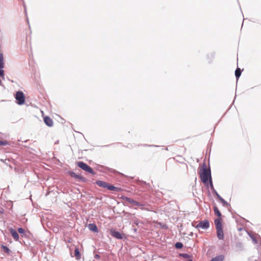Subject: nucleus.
<instances>
[{"instance_id":"nucleus-1","label":"nucleus","mask_w":261,"mask_h":261,"mask_svg":"<svg viewBox=\"0 0 261 261\" xmlns=\"http://www.w3.org/2000/svg\"><path fill=\"white\" fill-rule=\"evenodd\" d=\"M200 178L201 181L204 184H208V180L211 182V175L210 169L206 168L205 165L199 171Z\"/></svg>"},{"instance_id":"nucleus-2","label":"nucleus","mask_w":261,"mask_h":261,"mask_svg":"<svg viewBox=\"0 0 261 261\" xmlns=\"http://www.w3.org/2000/svg\"><path fill=\"white\" fill-rule=\"evenodd\" d=\"M96 184L98 185L99 187L107 189L110 191H113L116 192L122 191V189L121 188L110 185L109 183L102 180L96 181Z\"/></svg>"},{"instance_id":"nucleus-3","label":"nucleus","mask_w":261,"mask_h":261,"mask_svg":"<svg viewBox=\"0 0 261 261\" xmlns=\"http://www.w3.org/2000/svg\"><path fill=\"white\" fill-rule=\"evenodd\" d=\"M76 164L79 167L85 171L86 172L91 174H94L93 169L87 164L83 162H78L76 163Z\"/></svg>"},{"instance_id":"nucleus-4","label":"nucleus","mask_w":261,"mask_h":261,"mask_svg":"<svg viewBox=\"0 0 261 261\" xmlns=\"http://www.w3.org/2000/svg\"><path fill=\"white\" fill-rule=\"evenodd\" d=\"M15 98L17 101V103L19 105H22L24 103L25 96L22 91H17L15 94Z\"/></svg>"},{"instance_id":"nucleus-5","label":"nucleus","mask_w":261,"mask_h":261,"mask_svg":"<svg viewBox=\"0 0 261 261\" xmlns=\"http://www.w3.org/2000/svg\"><path fill=\"white\" fill-rule=\"evenodd\" d=\"M209 221L207 220L200 221L196 225L197 228H200L202 229H207L209 227Z\"/></svg>"},{"instance_id":"nucleus-6","label":"nucleus","mask_w":261,"mask_h":261,"mask_svg":"<svg viewBox=\"0 0 261 261\" xmlns=\"http://www.w3.org/2000/svg\"><path fill=\"white\" fill-rule=\"evenodd\" d=\"M121 198L122 199L125 200V201H127V202L132 204L133 205H135V206H139V205H140V204L138 202H137V201H135V200L130 198L129 197L123 196H122L121 197Z\"/></svg>"},{"instance_id":"nucleus-7","label":"nucleus","mask_w":261,"mask_h":261,"mask_svg":"<svg viewBox=\"0 0 261 261\" xmlns=\"http://www.w3.org/2000/svg\"><path fill=\"white\" fill-rule=\"evenodd\" d=\"M110 233L112 236L117 239H122L123 238V234L115 230L111 229Z\"/></svg>"},{"instance_id":"nucleus-8","label":"nucleus","mask_w":261,"mask_h":261,"mask_svg":"<svg viewBox=\"0 0 261 261\" xmlns=\"http://www.w3.org/2000/svg\"><path fill=\"white\" fill-rule=\"evenodd\" d=\"M44 123L49 127H51L54 125L53 120L48 116L44 117Z\"/></svg>"},{"instance_id":"nucleus-9","label":"nucleus","mask_w":261,"mask_h":261,"mask_svg":"<svg viewBox=\"0 0 261 261\" xmlns=\"http://www.w3.org/2000/svg\"><path fill=\"white\" fill-rule=\"evenodd\" d=\"M9 230L14 239L15 241H18L19 240V235L16 231L12 227L10 228Z\"/></svg>"},{"instance_id":"nucleus-10","label":"nucleus","mask_w":261,"mask_h":261,"mask_svg":"<svg viewBox=\"0 0 261 261\" xmlns=\"http://www.w3.org/2000/svg\"><path fill=\"white\" fill-rule=\"evenodd\" d=\"M216 230H217V237L220 240H223L224 238V234H223V231L222 228H217V229H216Z\"/></svg>"},{"instance_id":"nucleus-11","label":"nucleus","mask_w":261,"mask_h":261,"mask_svg":"<svg viewBox=\"0 0 261 261\" xmlns=\"http://www.w3.org/2000/svg\"><path fill=\"white\" fill-rule=\"evenodd\" d=\"M215 224L216 229L221 228H222L221 219L217 218V219H215Z\"/></svg>"},{"instance_id":"nucleus-12","label":"nucleus","mask_w":261,"mask_h":261,"mask_svg":"<svg viewBox=\"0 0 261 261\" xmlns=\"http://www.w3.org/2000/svg\"><path fill=\"white\" fill-rule=\"evenodd\" d=\"M88 228L90 230L93 232H96L98 231L97 227L95 224H89L88 225Z\"/></svg>"},{"instance_id":"nucleus-13","label":"nucleus","mask_w":261,"mask_h":261,"mask_svg":"<svg viewBox=\"0 0 261 261\" xmlns=\"http://www.w3.org/2000/svg\"><path fill=\"white\" fill-rule=\"evenodd\" d=\"M214 211L215 214L218 217V218H221V213L216 206L214 207Z\"/></svg>"},{"instance_id":"nucleus-14","label":"nucleus","mask_w":261,"mask_h":261,"mask_svg":"<svg viewBox=\"0 0 261 261\" xmlns=\"http://www.w3.org/2000/svg\"><path fill=\"white\" fill-rule=\"evenodd\" d=\"M4 56L2 53H0V68H4Z\"/></svg>"},{"instance_id":"nucleus-15","label":"nucleus","mask_w":261,"mask_h":261,"mask_svg":"<svg viewBox=\"0 0 261 261\" xmlns=\"http://www.w3.org/2000/svg\"><path fill=\"white\" fill-rule=\"evenodd\" d=\"M217 196L220 201L223 203L224 206L227 205L228 204V202L223 199L218 194H217Z\"/></svg>"},{"instance_id":"nucleus-16","label":"nucleus","mask_w":261,"mask_h":261,"mask_svg":"<svg viewBox=\"0 0 261 261\" xmlns=\"http://www.w3.org/2000/svg\"><path fill=\"white\" fill-rule=\"evenodd\" d=\"M224 257L222 255H220L213 258L211 261H223Z\"/></svg>"},{"instance_id":"nucleus-17","label":"nucleus","mask_w":261,"mask_h":261,"mask_svg":"<svg viewBox=\"0 0 261 261\" xmlns=\"http://www.w3.org/2000/svg\"><path fill=\"white\" fill-rule=\"evenodd\" d=\"M74 255L76 259H80L81 258V254L78 248H76L74 250Z\"/></svg>"},{"instance_id":"nucleus-18","label":"nucleus","mask_w":261,"mask_h":261,"mask_svg":"<svg viewBox=\"0 0 261 261\" xmlns=\"http://www.w3.org/2000/svg\"><path fill=\"white\" fill-rule=\"evenodd\" d=\"M241 74V70L240 68H238L235 71V75L237 79L240 76Z\"/></svg>"},{"instance_id":"nucleus-19","label":"nucleus","mask_w":261,"mask_h":261,"mask_svg":"<svg viewBox=\"0 0 261 261\" xmlns=\"http://www.w3.org/2000/svg\"><path fill=\"white\" fill-rule=\"evenodd\" d=\"M1 248L3 249V251L8 254H9L10 253V249L5 245H2Z\"/></svg>"},{"instance_id":"nucleus-20","label":"nucleus","mask_w":261,"mask_h":261,"mask_svg":"<svg viewBox=\"0 0 261 261\" xmlns=\"http://www.w3.org/2000/svg\"><path fill=\"white\" fill-rule=\"evenodd\" d=\"M71 176L73 177H74V178H78V179H81L83 178V177L80 175H77L75 173H71Z\"/></svg>"},{"instance_id":"nucleus-21","label":"nucleus","mask_w":261,"mask_h":261,"mask_svg":"<svg viewBox=\"0 0 261 261\" xmlns=\"http://www.w3.org/2000/svg\"><path fill=\"white\" fill-rule=\"evenodd\" d=\"M183 245L181 243L177 242L175 244V247L178 249L181 248L182 247Z\"/></svg>"},{"instance_id":"nucleus-22","label":"nucleus","mask_w":261,"mask_h":261,"mask_svg":"<svg viewBox=\"0 0 261 261\" xmlns=\"http://www.w3.org/2000/svg\"><path fill=\"white\" fill-rule=\"evenodd\" d=\"M9 143L7 141H0V146H6Z\"/></svg>"},{"instance_id":"nucleus-23","label":"nucleus","mask_w":261,"mask_h":261,"mask_svg":"<svg viewBox=\"0 0 261 261\" xmlns=\"http://www.w3.org/2000/svg\"><path fill=\"white\" fill-rule=\"evenodd\" d=\"M0 76L2 78L4 77V70L3 68H0Z\"/></svg>"},{"instance_id":"nucleus-24","label":"nucleus","mask_w":261,"mask_h":261,"mask_svg":"<svg viewBox=\"0 0 261 261\" xmlns=\"http://www.w3.org/2000/svg\"><path fill=\"white\" fill-rule=\"evenodd\" d=\"M18 231L19 233H23L24 232V230L22 228H19L18 229Z\"/></svg>"},{"instance_id":"nucleus-25","label":"nucleus","mask_w":261,"mask_h":261,"mask_svg":"<svg viewBox=\"0 0 261 261\" xmlns=\"http://www.w3.org/2000/svg\"><path fill=\"white\" fill-rule=\"evenodd\" d=\"M182 256L186 258L188 257V255L187 254H183L182 255Z\"/></svg>"},{"instance_id":"nucleus-26","label":"nucleus","mask_w":261,"mask_h":261,"mask_svg":"<svg viewBox=\"0 0 261 261\" xmlns=\"http://www.w3.org/2000/svg\"><path fill=\"white\" fill-rule=\"evenodd\" d=\"M189 261H192V260H189Z\"/></svg>"}]
</instances>
